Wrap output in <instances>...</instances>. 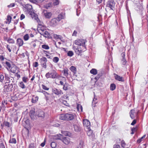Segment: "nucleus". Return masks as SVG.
I'll return each instance as SVG.
<instances>
[{"mask_svg":"<svg viewBox=\"0 0 148 148\" xmlns=\"http://www.w3.org/2000/svg\"><path fill=\"white\" fill-rule=\"evenodd\" d=\"M87 41L86 40L83 39H77L75 41V45L80 46L77 49L79 54H80L86 50V46L85 43Z\"/></svg>","mask_w":148,"mask_h":148,"instance_id":"1","label":"nucleus"},{"mask_svg":"<svg viewBox=\"0 0 148 148\" xmlns=\"http://www.w3.org/2000/svg\"><path fill=\"white\" fill-rule=\"evenodd\" d=\"M45 76L47 79L57 78L59 80H60L62 79V78L63 81H65L66 80L65 77L59 75L57 72L54 70H53L50 72L47 73L45 75Z\"/></svg>","mask_w":148,"mask_h":148,"instance_id":"2","label":"nucleus"},{"mask_svg":"<svg viewBox=\"0 0 148 148\" xmlns=\"http://www.w3.org/2000/svg\"><path fill=\"white\" fill-rule=\"evenodd\" d=\"M23 9L26 13L29 14L31 18H38V15L33 12L31 5L28 4H26Z\"/></svg>","mask_w":148,"mask_h":148,"instance_id":"3","label":"nucleus"},{"mask_svg":"<svg viewBox=\"0 0 148 148\" xmlns=\"http://www.w3.org/2000/svg\"><path fill=\"white\" fill-rule=\"evenodd\" d=\"M74 118L73 114L67 113L61 114L60 116V119L64 120H71Z\"/></svg>","mask_w":148,"mask_h":148,"instance_id":"4","label":"nucleus"},{"mask_svg":"<svg viewBox=\"0 0 148 148\" xmlns=\"http://www.w3.org/2000/svg\"><path fill=\"white\" fill-rule=\"evenodd\" d=\"M13 87V84H9L5 86L3 89V92L7 94L9 93L12 91Z\"/></svg>","mask_w":148,"mask_h":148,"instance_id":"5","label":"nucleus"},{"mask_svg":"<svg viewBox=\"0 0 148 148\" xmlns=\"http://www.w3.org/2000/svg\"><path fill=\"white\" fill-rule=\"evenodd\" d=\"M115 2L114 1L112 0L109 1L107 2L106 7L110 8L111 10H114Z\"/></svg>","mask_w":148,"mask_h":148,"instance_id":"6","label":"nucleus"},{"mask_svg":"<svg viewBox=\"0 0 148 148\" xmlns=\"http://www.w3.org/2000/svg\"><path fill=\"white\" fill-rule=\"evenodd\" d=\"M52 92L53 94L58 96V97L61 96L63 94V92L62 90L60 89H58L56 88L53 89Z\"/></svg>","mask_w":148,"mask_h":148,"instance_id":"7","label":"nucleus"},{"mask_svg":"<svg viewBox=\"0 0 148 148\" xmlns=\"http://www.w3.org/2000/svg\"><path fill=\"white\" fill-rule=\"evenodd\" d=\"M87 134L90 139L93 140L95 139V135L93 133L92 130H91L90 128L89 129H88Z\"/></svg>","mask_w":148,"mask_h":148,"instance_id":"8","label":"nucleus"},{"mask_svg":"<svg viewBox=\"0 0 148 148\" xmlns=\"http://www.w3.org/2000/svg\"><path fill=\"white\" fill-rule=\"evenodd\" d=\"M40 63L42 68L44 69L47 68V60L46 58L45 57H42L40 59Z\"/></svg>","mask_w":148,"mask_h":148,"instance_id":"9","label":"nucleus"},{"mask_svg":"<svg viewBox=\"0 0 148 148\" xmlns=\"http://www.w3.org/2000/svg\"><path fill=\"white\" fill-rule=\"evenodd\" d=\"M84 126L86 129H89L90 127V123L89 121L86 119H85L83 120Z\"/></svg>","mask_w":148,"mask_h":148,"instance_id":"10","label":"nucleus"},{"mask_svg":"<svg viewBox=\"0 0 148 148\" xmlns=\"http://www.w3.org/2000/svg\"><path fill=\"white\" fill-rule=\"evenodd\" d=\"M114 78L116 80L120 82H123L124 81V79L123 77L120 76L115 73H114Z\"/></svg>","mask_w":148,"mask_h":148,"instance_id":"11","label":"nucleus"},{"mask_svg":"<svg viewBox=\"0 0 148 148\" xmlns=\"http://www.w3.org/2000/svg\"><path fill=\"white\" fill-rule=\"evenodd\" d=\"M42 32H40V34L41 35L44 36L45 37L47 38H49L50 36V34L46 29L42 30Z\"/></svg>","mask_w":148,"mask_h":148,"instance_id":"12","label":"nucleus"},{"mask_svg":"<svg viewBox=\"0 0 148 148\" xmlns=\"http://www.w3.org/2000/svg\"><path fill=\"white\" fill-rule=\"evenodd\" d=\"M60 21V19H51L50 21V25L52 26H55Z\"/></svg>","mask_w":148,"mask_h":148,"instance_id":"13","label":"nucleus"},{"mask_svg":"<svg viewBox=\"0 0 148 148\" xmlns=\"http://www.w3.org/2000/svg\"><path fill=\"white\" fill-rule=\"evenodd\" d=\"M11 72L13 73H15L17 72H20L19 70V68L16 65H14L11 67L10 69Z\"/></svg>","mask_w":148,"mask_h":148,"instance_id":"14","label":"nucleus"},{"mask_svg":"<svg viewBox=\"0 0 148 148\" xmlns=\"http://www.w3.org/2000/svg\"><path fill=\"white\" fill-rule=\"evenodd\" d=\"M60 80V84L63 86V89L65 90H67L68 89V86L67 85H66V84H64V82H66V80L65 81H63L62 78V79Z\"/></svg>","mask_w":148,"mask_h":148,"instance_id":"15","label":"nucleus"},{"mask_svg":"<svg viewBox=\"0 0 148 148\" xmlns=\"http://www.w3.org/2000/svg\"><path fill=\"white\" fill-rule=\"evenodd\" d=\"M61 140L62 141L64 144L66 145H68L70 142V139L67 137H63Z\"/></svg>","mask_w":148,"mask_h":148,"instance_id":"16","label":"nucleus"},{"mask_svg":"<svg viewBox=\"0 0 148 148\" xmlns=\"http://www.w3.org/2000/svg\"><path fill=\"white\" fill-rule=\"evenodd\" d=\"M36 40H34L29 43L30 47L32 49L34 48L36 46Z\"/></svg>","mask_w":148,"mask_h":148,"instance_id":"17","label":"nucleus"},{"mask_svg":"<svg viewBox=\"0 0 148 148\" xmlns=\"http://www.w3.org/2000/svg\"><path fill=\"white\" fill-rule=\"evenodd\" d=\"M16 44L19 47L22 46L23 44V41L21 38H18L16 40Z\"/></svg>","mask_w":148,"mask_h":148,"instance_id":"18","label":"nucleus"},{"mask_svg":"<svg viewBox=\"0 0 148 148\" xmlns=\"http://www.w3.org/2000/svg\"><path fill=\"white\" fill-rule=\"evenodd\" d=\"M43 13L45 17L47 18H50L52 14L51 12H47L46 10H44Z\"/></svg>","mask_w":148,"mask_h":148,"instance_id":"19","label":"nucleus"},{"mask_svg":"<svg viewBox=\"0 0 148 148\" xmlns=\"http://www.w3.org/2000/svg\"><path fill=\"white\" fill-rule=\"evenodd\" d=\"M29 115L32 119H35L36 118V115L35 114V112L34 110H31L29 112Z\"/></svg>","mask_w":148,"mask_h":148,"instance_id":"20","label":"nucleus"},{"mask_svg":"<svg viewBox=\"0 0 148 148\" xmlns=\"http://www.w3.org/2000/svg\"><path fill=\"white\" fill-rule=\"evenodd\" d=\"M68 71L69 69L67 68H64L62 71V73L66 77H67L68 75Z\"/></svg>","mask_w":148,"mask_h":148,"instance_id":"21","label":"nucleus"},{"mask_svg":"<svg viewBox=\"0 0 148 148\" xmlns=\"http://www.w3.org/2000/svg\"><path fill=\"white\" fill-rule=\"evenodd\" d=\"M70 70L72 71L73 75H75L77 73V69L76 68L73 66H71L69 68Z\"/></svg>","mask_w":148,"mask_h":148,"instance_id":"22","label":"nucleus"},{"mask_svg":"<svg viewBox=\"0 0 148 148\" xmlns=\"http://www.w3.org/2000/svg\"><path fill=\"white\" fill-rule=\"evenodd\" d=\"M38 97H35L34 96H33L32 99V102L33 103H35L38 101Z\"/></svg>","mask_w":148,"mask_h":148,"instance_id":"23","label":"nucleus"},{"mask_svg":"<svg viewBox=\"0 0 148 148\" xmlns=\"http://www.w3.org/2000/svg\"><path fill=\"white\" fill-rule=\"evenodd\" d=\"M38 117H44L45 116V114L44 112L40 110L39 111L38 114L37 115Z\"/></svg>","mask_w":148,"mask_h":148,"instance_id":"24","label":"nucleus"},{"mask_svg":"<svg viewBox=\"0 0 148 148\" xmlns=\"http://www.w3.org/2000/svg\"><path fill=\"white\" fill-rule=\"evenodd\" d=\"M121 147L123 148H128V145L126 144L123 140H122L121 141Z\"/></svg>","mask_w":148,"mask_h":148,"instance_id":"25","label":"nucleus"},{"mask_svg":"<svg viewBox=\"0 0 148 148\" xmlns=\"http://www.w3.org/2000/svg\"><path fill=\"white\" fill-rule=\"evenodd\" d=\"M5 64L6 66V68L8 70H10L11 67L10 63L8 61H6L5 62Z\"/></svg>","mask_w":148,"mask_h":148,"instance_id":"26","label":"nucleus"},{"mask_svg":"<svg viewBox=\"0 0 148 148\" xmlns=\"http://www.w3.org/2000/svg\"><path fill=\"white\" fill-rule=\"evenodd\" d=\"M9 143H10L15 144L16 143V140L15 138H11L10 137V139L9 141Z\"/></svg>","mask_w":148,"mask_h":148,"instance_id":"27","label":"nucleus"},{"mask_svg":"<svg viewBox=\"0 0 148 148\" xmlns=\"http://www.w3.org/2000/svg\"><path fill=\"white\" fill-rule=\"evenodd\" d=\"M22 81L25 83H27L29 80V79L27 76H24L22 78Z\"/></svg>","mask_w":148,"mask_h":148,"instance_id":"28","label":"nucleus"},{"mask_svg":"<svg viewBox=\"0 0 148 148\" xmlns=\"http://www.w3.org/2000/svg\"><path fill=\"white\" fill-rule=\"evenodd\" d=\"M23 82V81H21L19 82L18 84L19 87L22 89H24L26 87L25 86Z\"/></svg>","mask_w":148,"mask_h":148,"instance_id":"29","label":"nucleus"},{"mask_svg":"<svg viewBox=\"0 0 148 148\" xmlns=\"http://www.w3.org/2000/svg\"><path fill=\"white\" fill-rule=\"evenodd\" d=\"M135 113V110H132L130 112V116L132 119L134 118V114Z\"/></svg>","mask_w":148,"mask_h":148,"instance_id":"30","label":"nucleus"},{"mask_svg":"<svg viewBox=\"0 0 148 148\" xmlns=\"http://www.w3.org/2000/svg\"><path fill=\"white\" fill-rule=\"evenodd\" d=\"M62 134L65 136H71V133L67 131H63L62 132Z\"/></svg>","mask_w":148,"mask_h":148,"instance_id":"31","label":"nucleus"},{"mask_svg":"<svg viewBox=\"0 0 148 148\" xmlns=\"http://www.w3.org/2000/svg\"><path fill=\"white\" fill-rule=\"evenodd\" d=\"M65 13L64 12L60 13L58 15L57 18H65Z\"/></svg>","mask_w":148,"mask_h":148,"instance_id":"32","label":"nucleus"},{"mask_svg":"<svg viewBox=\"0 0 148 148\" xmlns=\"http://www.w3.org/2000/svg\"><path fill=\"white\" fill-rule=\"evenodd\" d=\"M77 110L79 112H82L83 111L82 106L79 104H77Z\"/></svg>","mask_w":148,"mask_h":148,"instance_id":"33","label":"nucleus"},{"mask_svg":"<svg viewBox=\"0 0 148 148\" xmlns=\"http://www.w3.org/2000/svg\"><path fill=\"white\" fill-rule=\"evenodd\" d=\"M62 137L63 136L62 135L60 134H58L55 136V138L56 139L60 140H61L62 138H63Z\"/></svg>","mask_w":148,"mask_h":148,"instance_id":"34","label":"nucleus"},{"mask_svg":"<svg viewBox=\"0 0 148 148\" xmlns=\"http://www.w3.org/2000/svg\"><path fill=\"white\" fill-rule=\"evenodd\" d=\"M90 73L93 75H96L97 73V70L95 69H92L90 71Z\"/></svg>","mask_w":148,"mask_h":148,"instance_id":"35","label":"nucleus"},{"mask_svg":"<svg viewBox=\"0 0 148 148\" xmlns=\"http://www.w3.org/2000/svg\"><path fill=\"white\" fill-rule=\"evenodd\" d=\"M116 85L115 84H110V90L112 91H113L116 89Z\"/></svg>","mask_w":148,"mask_h":148,"instance_id":"36","label":"nucleus"},{"mask_svg":"<svg viewBox=\"0 0 148 148\" xmlns=\"http://www.w3.org/2000/svg\"><path fill=\"white\" fill-rule=\"evenodd\" d=\"M29 35L27 34L24 36L23 37V39L25 41L28 40L29 39Z\"/></svg>","mask_w":148,"mask_h":148,"instance_id":"37","label":"nucleus"},{"mask_svg":"<svg viewBox=\"0 0 148 148\" xmlns=\"http://www.w3.org/2000/svg\"><path fill=\"white\" fill-rule=\"evenodd\" d=\"M3 124L6 127L8 128H9L10 127V123L8 121H4L3 123Z\"/></svg>","mask_w":148,"mask_h":148,"instance_id":"38","label":"nucleus"},{"mask_svg":"<svg viewBox=\"0 0 148 148\" xmlns=\"http://www.w3.org/2000/svg\"><path fill=\"white\" fill-rule=\"evenodd\" d=\"M28 148H36V147L35 144L32 143L29 144Z\"/></svg>","mask_w":148,"mask_h":148,"instance_id":"39","label":"nucleus"},{"mask_svg":"<svg viewBox=\"0 0 148 148\" xmlns=\"http://www.w3.org/2000/svg\"><path fill=\"white\" fill-rule=\"evenodd\" d=\"M59 58L57 57H55L53 58V61L55 63H57L59 61Z\"/></svg>","mask_w":148,"mask_h":148,"instance_id":"40","label":"nucleus"},{"mask_svg":"<svg viewBox=\"0 0 148 148\" xmlns=\"http://www.w3.org/2000/svg\"><path fill=\"white\" fill-rule=\"evenodd\" d=\"M42 47L44 49L48 50L49 49V47L48 45H42Z\"/></svg>","mask_w":148,"mask_h":148,"instance_id":"41","label":"nucleus"},{"mask_svg":"<svg viewBox=\"0 0 148 148\" xmlns=\"http://www.w3.org/2000/svg\"><path fill=\"white\" fill-rule=\"evenodd\" d=\"M146 135H143L140 138L138 139L137 141V143H140L142 141V139L145 137Z\"/></svg>","mask_w":148,"mask_h":148,"instance_id":"42","label":"nucleus"},{"mask_svg":"<svg viewBox=\"0 0 148 148\" xmlns=\"http://www.w3.org/2000/svg\"><path fill=\"white\" fill-rule=\"evenodd\" d=\"M4 80V76L1 73H0V82H3Z\"/></svg>","mask_w":148,"mask_h":148,"instance_id":"43","label":"nucleus"},{"mask_svg":"<svg viewBox=\"0 0 148 148\" xmlns=\"http://www.w3.org/2000/svg\"><path fill=\"white\" fill-rule=\"evenodd\" d=\"M7 41L9 43L14 44V40L12 38H8L7 40Z\"/></svg>","mask_w":148,"mask_h":148,"instance_id":"44","label":"nucleus"},{"mask_svg":"<svg viewBox=\"0 0 148 148\" xmlns=\"http://www.w3.org/2000/svg\"><path fill=\"white\" fill-rule=\"evenodd\" d=\"M74 128L75 131L77 132L79 131L80 130L79 128L77 125H74Z\"/></svg>","mask_w":148,"mask_h":148,"instance_id":"45","label":"nucleus"},{"mask_svg":"<svg viewBox=\"0 0 148 148\" xmlns=\"http://www.w3.org/2000/svg\"><path fill=\"white\" fill-rule=\"evenodd\" d=\"M5 80L6 81H8V83H9V82H10V78L9 77L8 75L7 74L5 73Z\"/></svg>","mask_w":148,"mask_h":148,"instance_id":"46","label":"nucleus"},{"mask_svg":"<svg viewBox=\"0 0 148 148\" xmlns=\"http://www.w3.org/2000/svg\"><path fill=\"white\" fill-rule=\"evenodd\" d=\"M47 101H49L50 99L51 95L50 94H49V95H47L45 96Z\"/></svg>","mask_w":148,"mask_h":148,"instance_id":"47","label":"nucleus"},{"mask_svg":"<svg viewBox=\"0 0 148 148\" xmlns=\"http://www.w3.org/2000/svg\"><path fill=\"white\" fill-rule=\"evenodd\" d=\"M137 130V128L136 127H133L131 129L132 132L131 133V134H134V132Z\"/></svg>","mask_w":148,"mask_h":148,"instance_id":"48","label":"nucleus"},{"mask_svg":"<svg viewBox=\"0 0 148 148\" xmlns=\"http://www.w3.org/2000/svg\"><path fill=\"white\" fill-rule=\"evenodd\" d=\"M42 89L46 90H48L49 89V88L47 87L44 84H42L41 85Z\"/></svg>","mask_w":148,"mask_h":148,"instance_id":"49","label":"nucleus"},{"mask_svg":"<svg viewBox=\"0 0 148 148\" xmlns=\"http://www.w3.org/2000/svg\"><path fill=\"white\" fill-rule=\"evenodd\" d=\"M38 66V62H36L33 63L32 66L33 67L36 68Z\"/></svg>","mask_w":148,"mask_h":148,"instance_id":"50","label":"nucleus"},{"mask_svg":"<svg viewBox=\"0 0 148 148\" xmlns=\"http://www.w3.org/2000/svg\"><path fill=\"white\" fill-rule=\"evenodd\" d=\"M124 56H125V54H123V58L122 59V64L123 65H125L126 64V60L125 58L124 57Z\"/></svg>","mask_w":148,"mask_h":148,"instance_id":"51","label":"nucleus"},{"mask_svg":"<svg viewBox=\"0 0 148 148\" xmlns=\"http://www.w3.org/2000/svg\"><path fill=\"white\" fill-rule=\"evenodd\" d=\"M7 102L6 100H3L2 102V107H4L5 105L7 104Z\"/></svg>","mask_w":148,"mask_h":148,"instance_id":"52","label":"nucleus"},{"mask_svg":"<svg viewBox=\"0 0 148 148\" xmlns=\"http://www.w3.org/2000/svg\"><path fill=\"white\" fill-rule=\"evenodd\" d=\"M73 55V53L72 51H69L67 53L68 56L70 57L72 56Z\"/></svg>","mask_w":148,"mask_h":148,"instance_id":"53","label":"nucleus"},{"mask_svg":"<svg viewBox=\"0 0 148 148\" xmlns=\"http://www.w3.org/2000/svg\"><path fill=\"white\" fill-rule=\"evenodd\" d=\"M56 146V144L54 142H52L51 144V146L53 148H55Z\"/></svg>","mask_w":148,"mask_h":148,"instance_id":"54","label":"nucleus"},{"mask_svg":"<svg viewBox=\"0 0 148 148\" xmlns=\"http://www.w3.org/2000/svg\"><path fill=\"white\" fill-rule=\"evenodd\" d=\"M59 4V0H54L53 4L54 5H57Z\"/></svg>","mask_w":148,"mask_h":148,"instance_id":"55","label":"nucleus"},{"mask_svg":"<svg viewBox=\"0 0 148 148\" xmlns=\"http://www.w3.org/2000/svg\"><path fill=\"white\" fill-rule=\"evenodd\" d=\"M53 37L55 39H56L60 38V36L57 34H54L53 35Z\"/></svg>","mask_w":148,"mask_h":148,"instance_id":"56","label":"nucleus"},{"mask_svg":"<svg viewBox=\"0 0 148 148\" xmlns=\"http://www.w3.org/2000/svg\"><path fill=\"white\" fill-rule=\"evenodd\" d=\"M63 97H60V99L63 100V101L62 102L64 104V105H65L66 106H67L66 105V103H67L66 102V101H64V100L63 99Z\"/></svg>","mask_w":148,"mask_h":148,"instance_id":"57","label":"nucleus"},{"mask_svg":"<svg viewBox=\"0 0 148 148\" xmlns=\"http://www.w3.org/2000/svg\"><path fill=\"white\" fill-rule=\"evenodd\" d=\"M19 72H16V73H15V76L17 77L18 78V79H19V78H20L21 77V76L20 75V74H18V73Z\"/></svg>","mask_w":148,"mask_h":148,"instance_id":"58","label":"nucleus"},{"mask_svg":"<svg viewBox=\"0 0 148 148\" xmlns=\"http://www.w3.org/2000/svg\"><path fill=\"white\" fill-rule=\"evenodd\" d=\"M30 2H31L33 3H35L36 4H37V3L36 1V0H29Z\"/></svg>","mask_w":148,"mask_h":148,"instance_id":"59","label":"nucleus"},{"mask_svg":"<svg viewBox=\"0 0 148 148\" xmlns=\"http://www.w3.org/2000/svg\"><path fill=\"white\" fill-rule=\"evenodd\" d=\"M113 148H121V147L119 145L115 144L113 146Z\"/></svg>","mask_w":148,"mask_h":148,"instance_id":"60","label":"nucleus"},{"mask_svg":"<svg viewBox=\"0 0 148 148\" xmlns=\"http://www.w3.org/2000/svg\"><path fill=\"white\" fill-rule=\"evenodd\" d=\"M12 19H6V21H5V22L6 24H9L11 21Z\"/></svg>","mask_w":148,"mask_h":148,"instance_id":"61","label":"nucleus"},{"mask_svg":"<svg viewBox=\"0 0 148 148\" xmlns=\"http://www.w3.org/2000/svg\"><path fill=\"white\" fill-rule=\"evenodd\" d=\"M136 123V119L133 120L132 122L131 123V125H134Z\"/></svg>","mask_w":148,"mask_h":148,"instance_id":"62","label":"nucleus"},{"mask_svg":"<svg viewBox=\"0 0 148 148\" xmlns=\"http://www.w3.org/2000/svg\"><path fill=\"white\" fill-rule=\"evenodd\" d=\"M36 20V21L38 23V25H42V23L41 22L40 19H35Z\"/></svg>","mask_w":148,"mask_h":148,"instance_id":"63","label":"nucleus"},{"mask_svg":"<svg viewBox=\"0 0 148 148\" xmlns=\"http://www.w3.org/2000/svg\"><path fill=\"white\" fill-rule=\"evenodd\" d=\"M0 148H5V146L3 143H0Z\"/></svg>","mask_w":148,"mask_h":148,"instance_id":"64","label":"nucleus"}]
</instances>
